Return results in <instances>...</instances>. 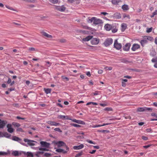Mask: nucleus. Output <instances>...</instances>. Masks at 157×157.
Masks as SVG:
<instances>
[{"label":"nucleus","mask_w":157,"mask_h":157,"mask_svg":"<svg viewBox=\"0 0 157 157\" xmlns=\"http://www.w3.org/2000/svg\"><path fill=\"white\" fill-rule=\"evenodd\" d=\"M22 153L25 155H27L28 157H33V153L30 152H26L25 151H22Z\"/></svg>","instance_id":"412c9836"},{"label":"nucleus","mask_w":157,"mask_h":157,"mask_svg":"<svg viewBox=\"0 0 157 157\" xmlns=\"http://www.w3.org/2000/svg\"><path fill=\"white\" fill-rule=\"evenodd\" d=\"M71 125L74 127H81L80 125L78 124H75L71 123Z\"/></svg>","instance_id":"4c0bfd02"},{"label":"nucleus","mask_w":157,"mask_h":157,"mask_svg":"<svg viewBox=\"0 0 157 157\" xmlns=\"http://www.w3.org/2000/svg\"><path fill=\"white\" fill-rule=\"evenodd\" d=\"M0 121V128H3L7 123V122L6 121H1V120Z\"/></svg>","instance_id":"4468645a"},{"label":"nucleus","mask_w":157,"mask_h":157,"mask_svg":"<svg viewBox=\"0 0 157 157\" xmlns=\"http://www.w3.org/2000/svg\"><path fill=\"white\" fill-rule=\"evenodd\" d=\"M69 120H71L73 122H75L76 123V122L77 121V120H76L75 119H70V118H69Z\"/></svg>","instance_id":"680f3d73"},{"label":"nucleus","mask_w":157,"mask_h":157,"mask_svg":"<svg viewBox=\"0 0 157 157\" xmlns=\"http://www.w3.org/2000/svg\"><path fill=\"white\" fill-rule=\"evenodd\" d=\"M101 14H103L104 15H106L107 14H108V13L106 12H101Z\"/></svg>","instance_id":"338daca9"},{"label":"nucleus","mask_w":157,"mask_h":157,"mask_svg":"<svg viewBox=\"0 0 157 157\" xmlns=\"http://www.w3.org/2000/svg\"><path fill=\"white\" fill-rule=\"evenodd\" d=\"M41 33L46 38L49 37V35L45 32H41Z\"/></svg>","instance_id":"2f4dec72"},{"label":"nucleus","mask_w":157,"mask_h":157,"mask_svg":"<svg viewBox=\"0 0 157 157\" xmlns=\"http://www.w3.org/2000/svg\"><path fill=\"white\" fill-rule=\"evenodd\" d=\"M151 61L152 62H157V56L155 58L152 59L151 60Z\"/></svg>","instance_id":"a18cd8bd"},{"label":"nucleus","mask_w":157,"mask_h":157,"mask_svg":"<svg viewBox=\"0 0 157 157\" xmlns=\"http://www.w3.org/2000/svg\"><path fill=\"white\" fill-rule=\"evenodd\" d=\"M91 42L92 44L96 45L98 43L99 40L97 38H94L92 39Z\"/></svg>","instance_id":"ddd939ff"},{"label":"nucleus","mask_w":157,"mask_h":157,"mask_svg":"<svg viewBox=\"0 0 157 157\" xmlns=\"http://www.w3.org/2000/svg\"><path fill=\"white\" fill-rule=\"evenodd\" d=\"M44 90L46 94H48L49 93V89L44 88Z\"/></svg>","instance_id":"79ce46f5"},{"label":"nucleus","mask_w":157,"mask_h":157,"mask_svg":"<svg viewBox=\"0 0 157 157\" xmlns=\"http://www.w3.org/2000/svg\"><path fill=\"white\" fill-rule=\"evenodd\" d=\"M76 123L78 124H82L84 125L85 124V123L83 121H80V120H77V121L76 122Z\"/></svg>","instance_id":"72a5a7b5"},{"label":"nucleus","mask_w":157,"mask_h":157,"mask_svg":"<svg viewBox=\"0 0 157 157\" xmlns=\"http://www.w3.org/2000/svg\"><path fill=\"white\" fill-rule=\"evenodd\" d=\"M152 28L151 27L150 28H147V30H146V32L147 33H149L152 31Z\"/></svg>","instance_id":"c9c22d12"},{"label":"nucleus","mask_w":157,"mask_h":157,"mask_svg":"<svg viewBox=\"0 0 157 157\" xmlns=\"http://www.w3.org/2000/svg\"><path fill=\"white\" fill-rule=\"evenodd\" d=\"M16 118L18 119H22V120H24V119H25V118L21 117H19V116H17L16 117Z\"/></svg>","instance_id":"864d4df0"},{"label":"nucleus","mask_w":157,"mask_h":157,"mask_svg":"<svg viewBox=\"0 0 157 157\" xmlns=\"http://www.w3.org/2000/svg\"><path fill=\"white\" fill-rule=\"evenodd\" d=\"M137 110L139 112H143L144 111H151L152 109L150 108H147L146 107H140L138 108Z\"/></svg>","instance_id":"6e6552de"},{"label":"nucleus","mask_w":157,"mask_h":157,"mask_svg":"<svg viewBox=\"0 0 157 157\" xmlns=\"http://www.w3.org/2000/svg\"><path fill=\"white\" fill-rule=\"evenodd\" d=\"M140 45L137 44H134L133 45L132 50L133 51H135L136 50L140 48Z\"/></svg>","instance_id":"a211bd4d"},{"label":"nucleus","mask_w":157,"mask_h":157,"mask_svg":"<svg viewBox=\"0 0 157 157\" xmlns=\"http://www.w3.org/2000/svg\"><path fill=\"white\" fill-rule=\"evenodd\" d=\"M11 154L12 155L14 156H18L21 154V153L18 151H12Z\"/></svg>","instance_id":"f3484780"},{"label":"nucleus","mask_w":157,"mask_h":157,"mask_svg":"<svg viewBox=\"0 0 157 157\" xmlns=\"http://www.w3.org/2000/svg\"><path fill=\"white\" fill-rule=\"evenodd\" d=\"M131 44L130 43L126 44L125 46L123 47V50L124 51H128L130 46Z\"/></svg>","instance_id":"6ab92c4d"},{"label":"nucleus","mask_w":157,"mask_h":157,"mask_svg":"<svg viewBox=\"0 0 157 157\" xmlns=\"http://www.w3.org/2000/svg\"><path fill=\"white\" fill-rule=\"evenodd\" d=\"M87 142L88 143H89L90 144H94V143L91 140H87Z\"/></svg>","instance_id":"4d7b16f0"},{"label":"nucleus","mask_w":157,"mask_h":157,"mask_svg":"<svg viewBox=\"0 0 157 157\" xmlns=\"http://www.w3.org/2000/svg\"><path fill=\"white\" fill-rule=\"evenodd\" d=\"M44 153V152L43 151H39L36 152L35 153V155L36 156L39 157L40 156V154H42Z\"/></svg>","instance_id":"7c9ffc66"},{"label":"nucleus","mask_w":157,"mask_h":157,"mask_svg":"<svg viewBox=\"0 0 157 157\" xmlns=\"http://www.w3.org/2000/svg\"><path fill=\"white\" fill-rule=\"evenodd\" d=\"M86 75L89 77H90L91 76L90 72L89 71L87 72L86 73Z\"/></svg>","instance_id":"6e6d98bb"},{"label":"nucleus","mask_w":157,"mask_h":157,"mask_svg":"<svg viewBox=\"0 0 157 157\" xmlns=\"http://www.w3.org/2000/svg\"><path fill=\"white\" fill-rule=\"evenodd\" d=\"M151 115L152 116H155L157 117V114L156 113H152L151 114Z\"/></svg>","instance_id":"69168bd1"},{"label":"nucleus","mask_w":157,"mask_h":157,"mask_svg":"<svg viewBox=\"0 0 157 157\" xmlns=\"http://www.w3.org/2000/svg\"><path fill=\"white\" fill-rule=\"evenodd\" d=\"M52 144H54V145H57V147H64L65 148H66V147H67L66 144L62 141L56 142L55 141H54L52 142Z\"/></svg>","instance_id":"20e7f679"},{"label":"nucleus","mask_w":157,"mask_h":157,"mask_svg":"<svg viewBox=\"0 0 157 157\" xmlns=\"http://www.w3.org/2000/svg\"><path fill=\"white\" fill-rule=\"evenodd\" d=\"M83 147V145L81 144L79 145L75 146L73 147V148L74 150H80Z\"/></svg>","instance_id":"dca6fc26"},{"label":"nucleus","mask_w":157,"mask_h":157,"mask_svg":"<svg viewBox=\"0 0 157 157\" xmlns=\"http://www.w3.org/2000/svg\"><path fill=\"white\" fill-rule=\"evenodd\" d=\"M117 31V29L115 28L114 29L112 30V32L113 33H115Z\"/></svg>","instance_id":"3c124183"},{"label":"nucleus","mask_w":157,"mask_h":157,"mask_svg":"<svg viewBox=\"0 0 157 157\" xmlns=\"http://www.w3.org/2000/svg\"><path fill=\"white\" fill-rule=\"evenodd\" d=\"M113 17L114 18L119 19L121 18V15L120 13H116L113 14Z\"/></svg>","instance_id":"9b49d317"},{"label":"nucleus","mask_w":157,"mask_h":157,"mask_svg":"<svg viewBox=\"0 0 157 157\" xmlns=\"http://www.w3.org/2000/svg\"><path fill=\"white\" fill-rule=\"evenodd\" d=\"M6 7L8 9L11 10L13 11H15V10L12 7H11L8 6L6 5Z\"/></svg>","instance_id":"a19ab883"},{"label":"nucleus","mask_w":157,"mask_h":157,"mask_svg":"<svg viewBox=\"0 0 157 157\" xmlns=\"http://www.w3.org/2000/svg\"><path fill=\"white\" fill-rule=\"evenodd\" d=\"M66 149V150H64L61 148L57 149H56V151L59 153H62L63 154H66L69 151V148L68 147H67Z\"/></svg>","instance_id":"423d86ee"},{"label":"nucleus","mask_w":157,"mask_h":157,"mask_svg":"<svg viewBox=\"0 0 157 157\" xmlns=\"http://www.w3.org/2000/svg\"><path fill=\"white\" fill-rule=\"evenodd\" d=\"M98 73L99 74H101L103 73V70H100L98 71Z\"/></svg>","instance_id":"0e129e2a"},{"label":"nucleus","mask_w":157,"mask_h":157,"mask_svg":"<svg viewBox=\"0 0 157 157\" xmlns=\"http://www.w3.org/2000/svg\"><path fill=\"white\" fill-rule=\"evenodd\" d=\"M122 9L124 11H126L128 10L129 8L128 5L124 4L122 6Z\"/></svg>","instance_id":"b1692460"},{"label":"nucleus","mask_w":157,"mask_h":157,"mask_svg":"<svg viewBox=\"0 0 157 157\" xmlns=\"http://www.w3.org/2000/svg\"><path fill=\"white\" fill-rule=\"evenodd\" d=\"M56 9L59 11L63 12L65 10L66 7L64 6H57L56 7Z\"/></svg>","instance_id":"9d476101"},{"label":"nucleus","mask_w":157,"mask_h":157,"mask_svg":"<svg viewBox=\"0 0 157 157\" xmlns=\"http://www.w3.org/2000/svg\"><path fill=\"white\" fill-rule=\"evenodd\" d=\"M50 1L53 3H56L58 2V0H50Z\"/></svg>","instance_id":"c03bdc74"},{"label":"nucleus","mask_w":157,"mask_h":157,"mask_svg":"<svg viewBox=\"0 0 157 157\" xmlns=\"http://www.w3.org/2000/svg\"><path fill=\"white\" fill-rule=\"evenodd\" d=\"M147 43V40L144 39V40H142L140 41V43L142 46H144V44Z\"/></svg>","instance_id":"c756f323"},{"label":"nucleus","mask_w":157,"mask_h":157,"mask_svg":"<svg viewBox=\"0 0 157 157\" xmlns=\"http://www.w3.org/2000/svg\"><path fill=\"white\" fill-rule=\"evenodd\" d=\"M100 92L97 91H95L94 93H92L91 95V96L96 95L100 94Z\"/></svg>","instance_id":"473e14b6"},{"label":"nucleus","mask_w":157,"mask_h":157,"mask_svg":"<svg viewBox=\"0 0 157 157\" xmlns=\"http://www.w3.org/2000/svg\"><path fill=\"white\" fill-rule=\"evenodd\" d=\"M13 124L17 127H19L20 126V124H19L16 122H13Z\"/></svg>","instance_id":"58836bf2"},{"label":"nucleus","mask_w":157,"mask_h":157,"mask_svg":"<svg viewBox=\"0 0 157 157\" xmlns=\"http://www.w3.org/2000/svg\"><path fill=\"white\" fill-rule=\"evenodd\" d=\"M50 124L51 125H53L56 126H59L61 125V124L59 123L52 121H50Z\"/></svg>","instance_id":"4be33fe9"},{"label":"nucleus","mask_w":157,"mask_h":157,"mask_svg":"<svg viewBox=\"0 0 157 157\" xmlns=\"http://www.w3.org/2000/svg\"><path fill=\"white\" fill-rule=\"evenodd\" d=\"M62 78L63 79H65L67 81H68L69 80V78L66 77H65L64 76H62Z\"/></svg>","instance_id":"bf43d9fd"},{"label":"nucleus","mask_w":157,"mask_h":157,"mask_svg":"<svg viewBox=\"0 0 157 157\" xmlns=\"http://www.w3.org/2000/svg\"><path fill=\"white\" fill-rule=\"evenodd\" d=\"M17 131L18 132H23L22 129L21 128H18L17 129Z\"/></svg>","instance_id":"e2e57ef3"},{"label":"nucleus","mask_w":157,"mask_h":157,"mask_svg":"<svg viewBox=\"0 0 157 157\" xmlns=\"http://www.w3.org/2000/svg\"><path fill=\"white\" fill-rule=\"evenodd\" d=\"M12 140H13L18 142L23 146H26V145L25 144V143L23 142L22 139L16 136H13Z\"/></svg>","instance_id":"39448f33"},{"label":"nucleus","mask_w":157,"mask_h":157,"mask_svg":"<svg viewBox=\"0 0 157 157\" xmlns=\"http://www.w3.org/2000/svg\"><path fill=\"white\" fill-rule=\"evenodd\" d=\"M40 144L42 147H38L40 150L41 151H46L47 150L45 147H48L49 146V143H48L44 141H41L40 142Z\"/></svg>","instance_id":"7ed1b4c3"},{"label":"nucleus","mask_w":157,"mask_h":157,"mask_svg":"<svg viewBox=\"0 0 157 157\" xmlns=\"http://www.w3.org/2000/svg\"><path fill=\"white\" fill-rule=\"evenodd\" d=\"M3 137H6L7 138H10L11 136V135L8 134L6 132H3Z\"/></svg>","instance_id":"bb28decb"},{"label":"nucleus","mask_w":157,"mask_h":157,"mask_svg":"<svg viewBox=\"0 0 157 157\" xmlns=\"http://www.w3.org/2000/svg\"><path fill=\"white\" fill-rule=\"evenodd\" d=\"M88 22L89 23L93 22L95 25H98L102 23L101 20L95 17H93L90 19H89L88 20Z\"/></svg>","instance_id":"f257e3e1"},{"label":"nucleus","mask_w":157,"mask_h":157,"mask_svg":"<svg viewBox=\"0 0 157 157\" xmlns=\"http://www.w3.org/2000/svg\"><path fill=\"white\" fill-rule=\"evenodd\" d=\"M11 127L12 125L11 124H8L7 125V127L8 128L7 131L10 133H12L13 131V129Z\"/></svg>","instance_id":"f8f14e48"},{"label":"nucleus","mask_w":157,"mask_h":157,"mask_svg":"<svg viewBox=\"0 0 157 157\" xmlns=\"http://www.w3.org/2000/svg\"><path fill=\"white\" fill-rule=\"evenodd\" d=\"M124 117L126 119H131V117L130 116H124Z\"/></svg>","instance_id":"13d9d810"},{"label":"nucleus","mask_w":157,"mask_h":157,"mask_svg":"<svg viewBox=\"0 0 157 157\" xmlns=\"http://www.w3.org/2000/svg\"><path fill=\"white\" fill-rule=\"evenodd\" d=\"M113 42V40L111 38H109L105 40L104 43V44L105 46L107 47L112 44Z\"/></svg>","instance_id":"0eeeda50"},{"label":"nucleus","mask_w":157,"mask_h":157,"mask_svg":"<svg viewBox=\"0 0 157 157\" xmlns=\"http://www.w3.org/2000/svg\"><path fill=\"white\" fill-rule=\"evenodd\" d=\"M24 141L25 142L27 143V144H25L26 145V146H25L27 147H28V146H30L31 147L34 146L37 143V142L35 141L27 139H24ZM31 147L33 148L32 147Z\"/></svg>","instance_id":"f03ea898"},{"label":"nucleus","mask_w":157,"mask_h":157,"mask_svg":"<svg viewBox=\"0 0 157 157\" xmlns=\"http://www.w3.org/2000/svg\"><path fill=\"white\" fill-rule=\"evenodd\" d=\"M10 154V151H8L7 152H5L4 151H0V155H6L8 154Z\"/></svg>","instance_id":"cd10ccee"},{"label":"nucleus","mask_w":157,"mask_h":157,"mask_svg":"<svg viewBox=\"0 0 157 157\" xmlns=\"http://www.w3.org/2000/svg\"><path fill=\"white\" fill-rule=\"evenodd\" d=\"M144 39H146V40H147L150 41H152L153 40V38L150 36H144Z\"/></svg>","instance_id":"a878e982"},{"label":"nucleus","mask_w":157,"mask_h":157,"mask_svg":"<svg viewBox=\"0 0 157 157\" xmlns=\"http://www.w3.org/2000/svg\"><path fill=\"white\" fill-rule=\"evenodd\" d=\"M114 46L116 49L117 50L120 49L122 47V45L121 44L118 43L117 42V40H115L114 41Z\"/></svg>","instance_id":"1a4fd4ad"},{"label":"nucleus","mask_w":157,"mask_h":157,"mask_svg":"<svg viewBox=\"0 0 157 157\" xmlns=\"http://www.w3.org/2000/svg\"><path fill=\"white\" fill-rule=\"evenodd\" d=\"M58 118L59 119H69L68 116H64L62 115H59L58 116Z\"/></svg>","instance_id":"aec40b11"},{"label":"nucleus","mask_w":157,"mask_h":157,"mask_svg":"<svg viewBox=\"0 0 157 157\" xmlns=\"http://www.w3.org/2000/svg\"><path fill=\"white\" fill-rule=\"evenodd\" d=\"M101 126L100 125H94L93 126V128H96L98 127H101Z\"/></svg>","instance_id":"052dcab7"},{"label":"nucleus","mask_w":157,"mask_h":157,"mask_svg":"<svg viewBox=\"0 0 157 157\" xmlns=\"http://www.w3.org/2000/svg\"><path fill=\"white\" fill-rule=\"evenodd\" d=\"M112 109L110 108H106L104 109L105 110L110 111L112 110Z\"/></svg>","instance_id":"8fccbe9b"},{"label":"nucleus","mask_w":157,"mask_h":157,"mask_svg":"<svg viewBox=\"0 0 157 157\" xmlns=\"http://www.w3.org/2000/svg\"><path fill=\"white\" fill-rule=\"evenodd\" d=\"M59 42L61 43H65L66 42V40L64 39H60L59 40Z\"/></svg>","instance_id":"49530a36"},{"label":"nucleus","mask_w":157,"mask_h":157,"mask_svg":"<svg viewBox=\"0 0 157 157\" xmlns=\"http://www.w3.org/2000/svg\"><path fill=\"white\" fill-rule=\"evenodd\" d=\"M105 28L107 31H109L113 28L112 25L109 24H106L105 25Z\"/></svg>","instance_id":"2eb2a0df"},{"label":"nucleus","mask_w":157,"mask_h":157,"mask_svg":"<svg viewBox=\"0 0 157 157\" xmlns=\"http://www.w3.org/2000/svg\"><path fill=\"white\" fill-rule=\"evenodd\" d=\"M83 154V153L82 151H81L79 153L76 154V155L75 156V157H78L80 156Z\"/></svg>","instance_id":"f704fd0d"},{"label":"nucleus","mask_w":157,"mask_h":157,"mask_svg":"<svg viewBox=\"0 0 157 157\" xmlns=\"http://www.w3.org/2000/svg\"><path fill=\"white\" fill-rule=\"evenodd\" d=\"M106 70H111L112 69V67H106L105 68Z\"/></svg>","instance_id":"de8ad7c7"},{"label":"nucleus","mask_w":157,"mask_h":157,"mask_svg":"<svg viewBox=\"0 0 157 157\" xmlns=\"http://www.w3.org/2000/svg\"><path fill=\"white\" fill-rule=\"evenodd\" d=\"M11 82V79L10 78H9L8 80V81L7 82V83H8V84H10Z\"/></svg>","instance_id":"5fc2aeb1"},{"label":"nucleus","mask_w":157,"mask_h":157,"mask_svg":"<svg viewBox=\"0 0 157 157\" xmlns=\"http://www.w3.org/2000/svg\"><path fill=\"white\" fill-rule=\"evenodd\" d=\"M122 30L123 31L125 30L127 28V25L124 24H122L121 25Z\"/></svg>","instance_id":"c85d7f7f"},{"label":"nucleus","mask_w":157,"mask_h":157,"mask_svg":"<svg viewBox=\"0 0 157 157\" xmlns=\"http://www.w3.org/2000/svg\"><path fill=\"white\" fill-rule=\"evenodd\" d=\"M54 130L58 132H62V130L59 128H56L54 129Z\"/></svg>","instance_id":"ea45409f"},{"label":"nucleus","mask_w":157,"mask_h":157,"mask_svg":"<svg viewBox=\"0 0 157 157\" xmlns=\"http://www.w3.org/2000/svg\"><path fill=\"white\" fill-rule=\"evenodd\" d=\"M142 138L143 140H148V138L144 136H142Z\"/></svg>","instance_id":"09e8293b"},{"label":"nucleus","mask_w":157,"mask_h":157,"mask_svg":"<svg viewBox=\"0 0 157 157\" xmlns=\"http://www.w3.org/2000/svg\"><path fill=\"white\" fill-rule=\"evenodd\" d=\"M92 38V36H89L86 37L85 38H83L82 39L83 41H89L90 39H91Z\"/></svg>","instance_id":"393cba45"},{"label":"nucleus","mask_w":157,"mask_h":157,"mask_svg":"<svg viewBox=\"0 0 157 157\" xmlns=\"http://www.w3.org/2000/svg\"><path fill=\"white\" fill-rule=\"evenodd\" d=\"M112 3L113 4L118 5L121 2V0H112Z\"/></svg>","instance_id":"5701e85b"},{"label":"nucleus","mask_w":157,"mask_h":157,"mask_svg":"<svg viewBox=\"0 0 157 157\" xmlns=\"http://www.w3.org/2000/svg\"><path fill=\"white\" fill-rule=\"evenodd\" d=\"M98 132H108V131L105 130H98Z\"/></svg>","instance_id":"37998d69"},{"label":"nucleus","mask_w":157,"mask_h":157,"mask_svg":"<svg viewBox=\"0 0 157 157\" xmlns=\"http://www.w3.org/2000/svg\"><path fill=\"white\" fill-rule=\"evenodd\" d=\"M14 83H15V81H13L12 82L11 81V82L10 84V86H12Z\"/></svg>","instance_id":"774afa93"},{"label":"nucleus","mask_w":157,"mask_h":157,"mask_svg":"<svg viewBox=\"0 0 157 157\" xmlns=\"http://www.w3.org/2000/svg\"><path fill=\"white\" fill-rule=\"evenodd\" d=\"M123 17L124 18L126 17L128 19H129L130 18V16L128 15H127L126 14H124L123 15Z\"/></svg>","instance_id":"e433bc0d"},{"label":"nucleus","mask_w":157,"mask_h":157,"mask_svg":"<svg viewBox=\"0 0 157 157\" xmlns=\"http://www.w3.org/2000/svg\"><path fill=\"white\" fill-rule=\"evenodd\" d=\"M29 50L31 51H35V49L34 48L32 47L29 48Z\"/></svg>","instance_id":"603ef678"}]
</instances>
